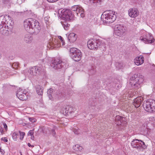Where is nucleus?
Listing matches in <instances>:
<instances>
[{
  "mask_svg": "<svg viewBox=\"0 0 155 155\" xmlns=\"http://www.w3.org/2000/svg\"><path fill=\"white\" fill-rule=\"evenodd\" d=\"M14 22L9 15L2 16L0 17V29H3L1 31L2 33L4 35H8L9 31L13 28Z\"/></svg>",
  "mask_w": 155,
  "mask_h": 155,
  "instance_id": "nucleus-1",
  "label": "nucleus"
},
{
  "mask_svg": "<svg viewBox=\"0 0 155 155\" xmlns=\"http://www.w3.org/2000/svg\"><path fill=\"white\" fill-rule=\"evenodd\" d=\"M25 29L29 33L37 34L41 30L39 23L35 19L29 18L25 20L24 22Z\"/></svg>",
  "mask_w": 155,
  "mask_h": 155,
  "instance_id": "nucleus-2",
  "label": "nucleus"
},
{
  "mask_svg": "<svg viewBox=\"0 0 155 155\" xmlns=\"http://www.w3.org/2000/svg\"><path fill=\"white\" fill-rule=\"evenodd\" d=\"M117 13L115 12L108 10L103 13L101 16V18H103L104 23L109 24L114 22L117 18Z\"/></svg>",
  "mask_w": 155,
  "mask_h": 155,
  "instance_id": "nucleus-3",
  "label": "nucleus"
},
{
  "mask_svg": "<svg viewBox=\"0 0 155 155\" xmlns=\"http://www.w3.org/2000/svg\"><path fill=\"white\" fill-rule=\"evenodd\" d=\"M142 77H137L136 75L132 76L130 78V85L134 88L137 89L140 87V84L143 81Z\"/></svg>",
  "mask_w": 155,
  "mask_h": 155,
  "instance_id": "nucleus-4",
  "label": "nucleus"
},
{
  "mask_svg": "<svg viewBox=\"0 0 155 155\" xmlns=\"http://www.w3.org/2000/svg\"><path fill=\"white\" fill-rule=\"evenodd\" d=\"M61 17L66 21H73L75 17L71 10L66 9L62 10L60 14Z\"/></svg>",
  "mask_w": 155,
  "mask_h": 155,
  "instance_id": "nucleus-5",
  "label": "nucleus"
},
{
  "mask_svg": "<svg viewBox=\"0 0 155 155\" xmlns=\"http://www.w3.org/2000/svg\"><path fill=\"white\" fill-rule=\"evenodd\" d=\"M145 110L150 113L155 111V101L150 99L146 101L143 104Z\"/></svg>",
  "mask_w": 155,
  "mask_h": 155,
  "instance_id": "nucleus-6",
  "label": "nucleus"
},
{
  "mask_svg": "<svg viewBox=\"0 0 155 155\" xmlns=\"http://www.w3.org/2000/svg\"><path fill=\"white\" fill-rule=\"evenodd\" d=\"M131 145L133 148H136L139 151H143L146 147V146L143 142L137 139L134 140L132 141Z\"/></svg>",
  "mask_w": 155,
  "mask_h": 155,
  "instance_id": "nucleus-7",
  "label": "nucleus"
},
{
  "mask_svg": "<svg viewBox=\"0 0 155 155\" xmlns=\"http://www.w3.org/2000/svg\"><path fill=\"white\" fill-rule=\"evenodd\" d=\"M101 44V41L99 39H92L87 41L88 47L91 50H95L97 49Z\"/></svg>",
  "mask_w": 155,
  "mask_h": 155,
  "instance_id": "nucleus-8",
  "label": "nucleus"
},
{
  "mask_svg": "<svg viewBox=\"0 0 155 155\" xmlns=\"http://www.w3.org/2000/svg\"><path fill=\"white\" fill-rule=\"evenodd\" d=\"M140 39L146 43L151 44L153 43L155 41V39L153 38L152 35L147 32L145 33L142 36H141Z\"/></svg>",
  "mask_w": 155,
  "mask_h": 155,
  "instance_id": "nucleus-9",
  "label": "nucleus"
},
{
  "mask_svg": "<svg viewBox=\"0 0 155 155\" xmlns=\"http://www.w3.org/2000/svg\"><path fill=\"white\" fill-rule=\"evenodd\" d=\"M29 74V76H37L41 74L42 72V68L40 67L34 66L31 68L28 71Z\"/></svg>",
  "mask_w": 155,
  "mask_h": 155,
  "instance_id": "nucleus-10",
  "label": "nucleus"
},
{
  "mask_svg": "<svg viewBox=\"0 0 155 155\" xmlns=\"http://www.w3.org/2000/svg\"><path fill=\"white\" fill-rule=\"evenodd\" d=\"M115 29V34L119 36L123 35L126 31V27L121 24L116 25Z\"/></svg>",
  "mask_w": 155,
  "mask_h": 155,
  "instance_id": "nucleus-11",
  "label": "nucleus"
},
{
  "mask_svg": "<svg viewBox=\"0 0 155 155\" xmlns=\"http://www.w3.org/2000/svg\"><path fill=\"white\" fill-rule=\"evenodd\" d=\"M70 55L71 58H81L82 57V53L79 50L74 48H71L70 50Z\"/></svg>",
  "mask_w": 155,
  "mask_h": 155,
  "instance_id": "nucleus-12",
  "label": "nucleus"
},
{
  "mask_svg": "<svg viewBox=\"0 0 155 155\" xmlns=\"http://www.w3.org/2000/svg\"><path fill=\"white\" fill-rule=\"evenodd\" d=\"M27 92L25 90L19 89L16 94V96L20 100H25L27 98Z\"/></svg>",
  "mask_w": 155,
  "mask_h": 155,
  "instance_id": "nucleus-13",
  "label": "nucleus"
},
{
  "mask_svg": "<svg viewBox=\"0 0 155 155\" xmlns=\"http://www.w3.org/2000/svg\"><path fill=\"white\" fill-rule=\"evenodd\" d=\"M61 63V61L60 59H55L51 63V66L54 69H58L61 68L62 64Z\"/></svg>",
  "mask_w": 155,
  "mask_h": 155,
  "instance_id": "nucleus-14",
  "label": "nucleus"
},
{
  "mask_svg": "<svg viewBox=\"0 0 155 155\" xmlns=\"http://www.w3.org/2000/svg\"><path fill=\"white\" fill-rule=\"evenodd\" d=\"M125 120L124 117L119 115L116 116L115 117V124L117 125H121L123 127L126 124Z\"/></svg>",
  "mask_w": 155,
  "mask_h": 155,
  "instance_id": "nucleus-15",
  "label": "nucleus"
},
{
  "mask_svg": "<svg viewBox=\"0 0 155 155\" xmlns=\"http://www.w3.org/2000/svg\"><path fill=\"white\" fill-rule=\"evenodd\" d=\"M128 13L129 16L132 18H136L139 15V13L137 9L135 8L130 9Z\"/></svg>",
  "mask_w": 155,
  "mask_h": 155,
  "instance_id": "nucleus-16",
  "label": "nucleus"
},
{
  "mask_svg": "<svg viewBox=\"0 0 155 155\" xmlns=\"http://www.w3.org/2000/svg\"><path fill=\"white\" fill-rule=\"evenodd\" d=\"M143 101V98L140 96L137 97L134 100V104L135 107H139L141 103Z\"/></svg>",
  "mask_w": 155,
  "mask_h": 155,
  "instance_id": "nucleus-17",
  "label": "nucleus"
},
{
  "mask_svg": "<svg viewBox=\"0 0 155 155\" xmlns=\"http://www.w3.org/2000/svg\"><path fill=\"white\" fill-rule=\"evenodd\" d=\"M68 39L70 42H73L77 39V36L74 33H70L68 36Z\"/></svg>",
  "mask_w": 155,
  "mask_h": 155,
  "instance_id": "nucleus-18",
  "label": "nucleus"
},
{
  "mask_svg": "<svg viewBox=\"0 0 155 155\" xmlns=\"http://www.w3.org/2000/svg\"><path fill=\"white\" fill-rule=\"evenodd\" d=\"M80 14V16L82 18H84V11L83 8L79 6L76 12H75V14L78 16V14Z\"/></svg>",
  "mask_w": 155,
  "mask_h": 155,
  "instance_id": "nucleus-19",
  "label": "nucleus"
},
{
  "mask_svg": "<svg viewBox=\"0 0 155 155\" xmlns=\"http://www.w3.org/2000/svg\"><path fill=\"white\" fill-rule=\"evenodd\" d=\"M32 40V37L30 35L26 34L25 35L24 38V40L26 43H30L31 42Z\"/></svg>",
  "mask_w": 155,
  "mask_h": 155,
  "instance_id": "nucleus-20",
  "label": "nucleus"
},
{
  "mask_svg": "<svg viewBox=\"0 0 155 155\" xmlns=\"http://www.w3.org/2000/svg\"><path fill=\"white\" fill-rule=\"evenodd\" d=\"M103 0H89L90 4L94 5H100Z\"/></svg>",
  "mask_w": 155,
  "mask_h": 155,
  "instance_id": "nucleus-21",
  "label": "nucleus"
},
{
  "mask_svg": "<svg viewBox=\"0 0 155 155\" xmlns=\"http://www.w3.org/2000/svg\"><path fill=\"white\" fill-rule=\"evenodd\" d=\"M36 91L37 94L38 95L41 96L42 95L43 93V89L40 86L38 85L36 86Z\"/></svg>",
  "mask_w": 155,
  "mask_h": 155,
  "instance_id": "nucleus-22",
  "label": "nucleus"
},
{
  "mask_svg": "<svg viewBox=\"0 0 155 155\" xmlns=\"http://www.w3.org/2000/svg\"><path fill=\"white\" fill-rule=\"evenodd\" d=\"M65 110H66L65 113L68 114H71L72 112H74V111L75 110V108L70 107H66Z\"/></svg>",
  "mask_w": 155,
  "mask_h": 155,
  "instance_id": "nucleus-23",
  "label": "nucleus"
},
{
  "mask_svg": "<svg viewBox=\"0 0 155 155\" xmlns=\"http://www.w3.org/2000/svg\"><path fill=\"white\" fill-rule=\"evenodd\" d=\"M144 62L143 59H134V62L137 65L142 64Z\"/></svg>",
  "mask_w": 155,
  "mask_h": 155,
  "instance_id": "nucleus-24",
  "label": "nucleus"
},
{
  "mask_svg": "<svg viewBox=\"0 0 155 155\" xmlns=\"http://www.w3.org/2000/svg\"><path fill=\"white\" fill-rule=\"evenodd\" d=\"M73 148L74 150L75 151L77 152L80 151L82 149V147L78 145H75L73 147Z\"/></svg>",
  "mask_w": 155,
  "mask_h": 155,
  "instance_id": "nucleus-25",
  "label": "nucleus"
},
{
  "mask_svg": "<svg viewBox=\"0 0 155 155\" xmlns=\"http://www.w3.org/2000/svg\"><path fill=\"white\" fill-rule=\"evenodd\" d=\"M53 92V89H50L48 91V97L50 100H53L52 97V93Z\"/></svg>",
  "mask_w": 155,
  "mask_h": 155,
  "instance_id": "nucleus-26",
  "label": "nucleus"
},
{
  "mask_svg": "<svg viewBox=\"0 0 155 155\" xmlns=\"http://www.w3.org/2000/svg\"><path fill=\"white\" fill-rule=\"evenodd\" d=\"M79 6L78 5H75L71 7V10H72V13L74 14V16L75 14V12H76V10H77L78 8L79 7Z\"/></svg>",
  "mask_w": 155,
  "mask_h": 155,
  "instance_id": "nucleus-27",
  "label": "nucleus"
},
{
  "mask_svg": "<svg viewBox=\"0 0 155 155\" xmlns=\"http://www.w3.org/2000/svg\"><path fill=\"white\" fill-rule=\"evenodd\" d=\"M18 133L16 132H14L12 134V138L14 141H17L18 139V136H19Z\"/></svg>",
  "mask_w": 155,
  "mask_h": 155,
  "instance_id": "nucleus-28",
  "label": "nucleus"
},
{
  "mask_svg": "<svg viewBox=\"0 0 155 155\" xmlns=\"http://www.w3.org/2000/svg\"><path fill=\"white\" fill-rule=\"evenodd\" d=\"M62 25L64 29L66 30H68V28L70 26V24H68L66 22H64Z\"/></svg>",
  "mask_w": 155,
  "mask_h": 155,
  "instance_id": "nucleus-29",
  "label": "nucleus"
},
{
  "mask_svg": "<svg viewBox=\"0 0 155 155\" xmlns=\"http://www.w3.org/2000/svg\"><path fill=\"white\" fill-rule=\"evenodd\" d=\"M19 133L20 135V140H22L24 138V136L25 135V134L24 132H21V131H19Z\"/></svg>",
  "mask_w": 155,
  "mask_h": 155,
  "instance_id": "nucleus-30",
  "label": "nucleus"
},
{
  "mask_svg": "<svg viewBox=\"0 0 155 155\" xmlns=\"http://www.w3.org/2000/svg\"><path fill=\"white\" fill-rule=\"evenodd\" d=\"M29 120L32 123H34L36 121V119L34 117H28Z\"/></svg>",
  "mask_w": 155,
  "mask_h": 155,
  "instance_id": "nucleus-31",
  "label": "nucleus"
},
{
  "mask_svg": "<svg viewBox=\"0 0 155 155\" xmlns=\"http://www.w3.org/2000/svg\"><path fill=\"white\" fill-rule=\"evenodd\" d=\"M73 130L75 134H78L79 133V130L78 128H74Z\"/></svg>",
  "mask_w": 155,
  "mask_h": 155,
  "instance_id": "nucleus-32",
  "label": "nucleus"
},
{
  "mask_svg": "<svg viewBox=\"0 0 155 155\" xmlns=\"http://www.w3.org/2000/svg\"><path fill=\"white\" fill-rule=\"evenodd\" d=\"M2 2L5 4H8L9 3V0H2Z\"/></svg>",
  "mask_w": 155,
  "mask_h": 155,
  "instance_id": "nucleus-33",
  "label": "nucleus"
},
{
  "mask_svg": "<svg viewBox=\"0 0 155 155\" xmlns=\"http://www.w3.org/2000/svg\"><path fill=\"white\" fill-rule=\"evenodd\" d=\"M2 141H4L5 142H7L8 141V140L6 137H3L1 139Z\"/></svg>",
  "mask_w": 155,
  "mask_h": 155,
  "instance_id": "nucleus-34",
  "label": "nucleus"
},
{
  "mask_svg": "<svg viewBox=\"0 0 155 155\" xmlns=\"http://www.w3.org/2000/svg\"><path fill=\"white\" fill-rule=\"evenodd\" d=\"M48 2H49L53 3L56 2L58 1L59 0H47Z\"/></svg>",
  "mask_w": 155,
  "mask_h": 155,
  "instance_id": "nucleus-35",
  "label": "nucleus"
},
{
  "mask_svg": "<svg viewBox=\"0 0 155 155\" xmlns=\"http://www.w3.org/2000/svg\"><path fill=\"white\" fill-rule=\"evenodd\" d=\"M33 134L34 133L33 132V131H32V130H30V131H29L28 133V135H29L31 136H32L33 135Z\"/></svg>",
  "mask_w": 155,
  "mask_h": 155,
  "instance_id": "nucleus-36",
  "label": "nucleus"
},
{
  "mask_svg": "<svg viewBox=\"0 0 155 155\" xmlns=\"http://www.w3.org/2000/svg\"><path fill=\"white\" fill-rule=\"evenodd\" d=\"M3 124L4 126V127L5 128V130H7V129H8V127H7V126L6 125V124L5 123H3Z\"/></svg>",
  "mask_w": 155,
  "mask_h": 155,
  "instance_id": "nucleus-37",
  "label": "nucleus"
},
{
  "mask_svg": "<svg viewBox=\"0 0 155 155\" xmlns=\"http://www.w3.org/2000/svg\"><path fill=\"white\" fill-rule=\"evenodd\" d=\"M60 38H59L61 40V42H62V43H64V40L63 38L61 36H59Z\"/></svg>",
  "mask_w": 155,
  "mask_h": 155,
  "instance_id": "nucleus-38",
  "label": "nucleus"
},
{
  "mask_svg": "<svg viewBox=\"0 0 155 155\" xmlns=\"http://www.w3.org/2000/svg\"><path fill=\"white\" fill-rule=\"evenodd\" d=\"M3 130L2 128V127H0V132L1 133V134H3Z\"/></svg>",
  "mask_w": 155,
  "mask_h": 155,
  "instance_id": "nucleus-39",
  "label": "nucleus"
},
{
  "mask_svg": "<svg viewBox=\"0 0 155 155\" xmlns=\"http://www.w3.org/2000/svg\"><path fill=\"white\" fill-rule=\"evenodd\" d=\"M52 134L53 135H54L55 134V132L54 130H52Z\"/></svg>",
  "mask_w": 155,
  "mask_h": 155,
  "instance_id": "nucleus-40",
  "label": "nucleus"
},
{
  "mask_svg": "<svg viewBox=\"0 0 155 155\" xmlns=\"http://www.w3.org/2000/svg\"><path fill=\"white\" fill-rule=\"evenodd\" d=\"M135 58H144V57L142 55H140L139 56H138L136 57Z\"/></svg>",
  "mask_w": 155,
  "mask_h": 155,
  "instance_id": "nucleus-41",
  "label": "nucleus"
},
{
  "mask_svg": "<svg viewBox=\"0 0 155 155\" xmlns=\"http://www.w3.org/2000/svg\"><path fill=\"white\" fill-rule=\"evenodd\" d=\"M28 146L29 147H34V146L33 145H31L30 143H28Z\"/></svg>",
  "mask_w": 155,
  "mask_h": 155,
  "instance_id": "nucleus-42",
  "label": "nucleus"
},
{
  "mask_svg": "<svg viewBox=\"0 0 155 155\" xmlns=\"http://www.w3.org/2000/svg\"><path fill=\"white\" fill-rule=\"evenodd\" d=\"M45 22L46 23H47V22H48V18L47 17H45Z\"/></svg>",
  "mask_w": 155,
  "mask_h": 155,
  "instance_id": "nucleus-43",
  "label": "nucleus"
},
{
  "mask_svg": "<svg viewBox=\"0 0 155 155\" xmlns=\"http://www.w3.org/2000/svg\"><path fill=\"white\" fill-rule=\"evenodd\" d=\"M2 54L1 53H0V58H2Z\"/></svg>",
  "mask_w": 155,
  "mask_h": 155,
  "instance_id": "nucleus-44",
  "label": "nucleus"
},
{
  "mask_svg": "<svg viewBox=\"0 0 155 155\" xmlns=\"http://www.w3.org/2000/svg\"><path fill=\"white\" fill-rule=\"evenodd\" d=\"M80 60L78 59V60H74L75 61H78Z\"/></svg>",
  "mask_w": 155,
  "mask_h": 155,
  "instance_id": "nucleus-45",
  "label": "nucleus"
},
{
  "mask_svg": "<svg viewBox=\"0 0 155 155\" xmlns=\"http://www.w3.org/2000/svg\"><path fill=\"white\" fill-rule=\"evenodd\" d=\"M65 44L64 42V43H62V45L64 46Z\"/></svg>",
  "mask_w": 155,
  "mask_h": 155,
  "instance_id": "nucleus-46",
  "label": "nucleus"
},
{
  "mask_svg": "<svg viewBox=\"0 0 155 155\" xmlns=\"http://www.w3.org/2000/svg\"><path fill=\"white\" fill-rule=\"evenodd\" d=\"M34 137H32H32L31 138V139H32V140H33L34 138Z\"/></svg>",
  "mask_w": 155,
  "mask_h": 155,
  "instance_id": "nucleus-47",
  "label": "nucleus"
},
{
  "mask_svg": "<svg viewBox=\"0 0 155 155\" xmlns=\"http://www.w3.org/2000/svg\"><path fill=\"white\" fill-rule=\"evenodd\" d=\"M1 147H0V151H1Z\"/></svg>",
  "mask_w": 155,
  "mask_h": 155,
  "instance_id": "nucleus-48",
  "label": "nucleus"
},
{
  "mask_svg": "<svg viewBox=\"0 0 155 155\" xmlns=\"http://www.w3.org/2000/svg\"><path fill=\"white\" fill-rule=\"evenodd\" d=\"M152 118H153V117H151V119H152Z\"/></svg>",
  "mask_w": 155,
  "mask_h": 155,
  "instance_id": "nucleus-49",
  "label": "nucleus"
},
{
  "mask_svg": "<svg viewBox=\"0 0 155 155\" xmlns=\"http://www.w3.org/2000/svg\"><path fill=\"white\" fill-rule=\"evenodd\" d=\"M154 2L155 3V0H154Z\"/></svg>",
  "mask_w": 155,
  "mask_h": 155,
  "instance_id": "nucleus-50",
  "label": "nucleus"
},
{
  "mask_svg": "<svg viewBox=\"0 0 155 155\" xmlns=\"http://www.w3.org/2000/svg\"><path fill=\"white\" fill-rule=\"evenodd\" d=\"M21 155H22V154L21 153Z\"/></svg>",
  "mask_w": 155,
  "mask_h": 155,
  "instance_id": "nucleus-51",
  "label": "nucleus"
}]
</instances>
